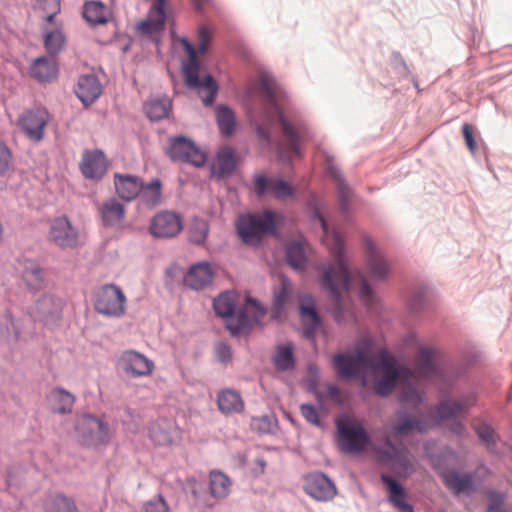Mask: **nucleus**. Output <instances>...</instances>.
<instances>
[{"label": "nucleus", "instance_id": "1", "mask_svg": "<svg viewBox=\"0 0 512 512\" xmlns=\"http://www.w3.org/2000/svg\"><path fill=\"white\" fill-rule=\"evenodd\" d=\"M435 350L430 347H420L416 357V371L397 367L392 355L386 351L374 353L372 341L361 339L352 353H338L333 358L337 375L343 379H351L363 373L370 374L374 379V390L380 396H388L396 386L401 390L402 402L419 404L422 396L418 390L420 378L432 379L439 374L434 363ZM362 386L368 385L365 375L362 376Z\"/></svg>", "mask_w": 512, "mask_h": 512}, {"label": "nucleus", "instance_id": "2", "mask_svg": "<svg viewBox=\"0 0 512 512\" xmlns=\"http://www.w3.org/2000/svg\"><path fill=\"white\" fill-rule=\"evenodd\" d=\"M476 402L474 395H467L457 400H444L435 409L433 416H419L411 418L399 414L396 422L385 428L386 448H374L375 457L379 462L391 463L395 468L408 473L413 467L412 458L405 447H396L393 439L408 436L413 432H425L433 425L448 419H454L464 413Z\"/></svg>", "mask_w": 512, "mask_h": 512}, {"label": "nucleus", "instance_id": "3", "mask_svg": "<svg viewBox=\"0 0 512 512\" xmlns=\"http://www.w3.org/2000/svg\"><path fill=\"white\" fill-rule=\"evenodd\" d=\"M315 218L323 230L322 241L327 245L333 257V262L320 267L321 284L333 297L338 308L341 307V295L350 289H356L360 299L367 305L375 301V294L368 285L364 275L350 270L348 258L344 252V240L341 235L328 232L327 224L319 211H315Z\"/></svg>", "mask_w": 512, "mask_h": 512}, {"label": "nucleus", "instance_id": "4", "mask_svg": "<svg viewBox=\"0 0 512 512\" xmlns=\"http://www.w3.org/2000/svg\"><path fill=\"white\" fill-rule=\"evenodd\" d=\"M213 30L206 25H200L197 29V48L187 38H180L188 60L183 64V74L188 87L197 89L202 95L205 105H211L217 95L218 85L211 75L199 76V62L197 54L206 53L209 44L213 39Z\"/></svg>", "mask_w": 512, "mask_h": 512}, {"label": "nucleus", "instance_id": "5", "mask_svg": "<svg viewBox=\"0 0 512 512\" xmlns=\"http://www.w3.org/2000/svg\"><path fill=\"white\" fill-rule=\"evenodd\" d=\"M235 298L232 293L220 294L213 302L215 313L227 318V329L233 335L245 333L265 315V309L251 297L247 298L245 308L235 313Z\"/></svg>", "mask_w": 512, "mask_h": 512}, {"label": "nucleus", "instance_id": "6", "mask_svg": "<svg viewBox=\"0 0 512 512\" xmlns=\"http://www.w3.org/2000/svg\"><path fill=\"white\" fill-rule=\"evenodd\" d=\"M261 97L264 105V113L266 120L269 123L277 120L281 124L282 133L289 145L290 151L295 154H300V137L296 128L288 122L278 104L277 95L274 89L266 82L261 86Z\"/></svg>", "mask_w": 512, "mask_h": 512}, {"label": "nucleus", "instance_id": "7", "mask_svg": "<svg viewBox=\"0 0 512 512\" xmlns=\"http://www.w3.org/2000/svg\"><path fill=\"white\" fill-rule=\"evenodd\" d=\"M33 336L32 320L28 314L6 309L0 315V338L8 344L25 343Z\"/></svg>", "mask_w": 512, "mask_h": 512}, {"label": "nucleus", "instance_id": "8", "mask_svg": "<svg viewBox=\"0 0 512 512\" xmlns=\"http://www.w3.org/2000/svg\"><path fill=\"white\" fill-rule=\"evenodd\" d=\"M336 427L338 445L343 452L358 454L370 445V437L359 420L341 417L336 420Z\"/></svg>", "mask_w": 512, "mask_h": 512}, {"label": "nucleus", "instance_id": "9", "mask_svg": "<svg viewBox=\"0 0 512 512\" xmlns=\"http://www.w3.org/2000/svg\"><path fill=\"white\" fill-rule=\"evenodd\" d=\"M236 227L239 237L245 244L256 245L267 232L274 229V214L266 211L259 215H241Z\"/></svg>", "mask_w": 512, "mask_h": 512}, {"label": "nucleus", "instance_id": "10", "mask_svg": "<svg viewBox=\"0 0 512 512\" xmlns=\"http://www.w3.org/2000/svg\"><path fill=\"white\" fill-rule=\"evenodd\" d=\"M80 442L87 447L106 446L111 439L108 424L92 414L82 416L76 426Z\"/></svg>", "mask_w": 512, "mask_h": 512}, {"label": "nucleus", "instance_id": "11", "mask_svg": "<svg viewBox=\"0 0 512 512\" xmlns=\"http://www.w3.org/2000/svg\"><path fill=\"white\" fill-rule=\"evenodd\" d=\"M126 297L122 290L112 284L101 287L96 295L95 309L98 313L119 317L125 312Z\"/></svg>", "mask_w": 512, "mask_h": 512}, {"label": "nucleus", "instance_id": "12", "mask_svg": "<svg viewBox=\"0 0 512 512\" xmlns=\"http://www.w3.org/2000/svg\"><path fill=\"white\" fill-rule=\"evenodd\" d=\"M48 239L62 249H73L79 245V231L67 217H57L50 222Z\"/></svg>", "mask_w": 512, "mask_h": 512}, {"label": "nucleus", "instance_id": "13", "mask_svg": "<svg viewBox=\"0 0 512 512\" xmlns=\"http://www.w3.org/2000/svg\"><path fill=\"white\" fill-rule=\"evenodd\" d=\"M48 122L49 113L44 108L27 110L18 119L20 129L27 138L35 142L43 139Z\"/></svg>", "mask_w": 512, "mask_h": 512}, {"label": "nucleus", "instance_id": "14", "mask_svg": "<svg viewBox=\"0 0 512 512\" xmlns=\"http://www.w3.org/2000/svg\"><path fill=\"white\" fill-rule=\"evenodd\" d=\"M168 154L173 160L187 162L196 167L202 166L206 161L205 153L185 137L173 139Z\"/></svg>", "mask_w": 512, "mask_h": 512}, {"label": "nucleus", "instance_id": "15", "mask_svg": "<svg viewBox=\"0 0 512 512\" xmlns=\"http://www.w3.org/2000/svg\"><path fill=\"white\" fill-rule=\"evenodd\" d=\"M61 302L51 295H42L30 307L28 315L32 322L50 324L61 316Z\"/></svg>", "mask_w": 512, "mask_h": 512}, {"label": "nucleus", "instance_id": "16", "mask_svg": "<svg viewBox=\"0 0 512 512\" xmlns=\"http://www.w3.org/2000/svg\"><path fill=\"white\" fill-rule=\"evenodd\" d=\"M182 230V221L179 215L170 211L156 214L150 224V232L158 238H172Z\"/></svg>", "mask_w": 512, "mask_h": 512}, {"label": "nucleus", "instance_id": "17", "mask_svg": "<svg viewBox=\"0 0 512 512\" xmlns=\"http://www.w3.org/2000/svg\"><path fill=\"white\" fill-rule=\"evenodd\" d=\"M255 191L259 196L270 193L278 199H286L294 194L295 189L281 178H267L257 175L254 180Z\"/></svg>", "mask_w": 512, "mask_h": 512}, {"label": "nucleus", "instance_id": "18", "mask_svg": "<svg viewBox=\"0 0 512 512\" xmlns=\"http://www.w3.org/2000/svg\"><path fill=\"white\" fill-rule=\"evenodd\" d=\"M168 0H154L147 18L138 23L137 28L142 34L152 35L162 31L166 21L165 7Z\"/></svg>", "mask_w": 512, "mask_h": 512}, {"label": "nucleus", "instance_id": "19", "mask_svg": "<svg viewBox=\"0 0 512 512\" xmlns=\"http://www.w3.org/2000/svg\"><path fill=\"white\" fill-rule=\"evenodd\" d=\"M305 491L317 500H329L336 494L334 484L323 473H311L305 479Z\"/></svg>", "mask_w": 512, "mask_h": 512}, {"label": "nucleus", "instance_id": "20", "mask_svg": "<svg viewBox=\"0 0 512 512\" xmlns=\"http://www.w3.org/2000/svg\"><path fill=\"white\" fill-rule=\"evenodd\" d=\"M149 436L158 446H170L179 439L180 431L172 420L160 419L152 423Z\"/></svg>", "mask_w": 512, "mask_h": 512}, {"label": "nucleus", "instance_id": "21", "mask_svg": "<svg viewBox=\"0 0 512 512\" xmlns=\"http://www.w3.org/2000/svg\"><path fill=\"white\" fill-rule=\"evenodd\" d=\"M121 362L123 369L134 377L149 376L154 369L153 361L133 350L123 352Z\"/></svg>", "mask_w": 512, "mask_h": 512}, {"label": "nucleus", "instance_id": "22", "mask_svg": "<svg viewBox=\"0 0 512 512\" xmlns=\"http://www.w3.org/2000/svg\"><path fill=\"white\" fill-rule=\"evenodd\" d=\"M214 272L208 262H199L190 266L184 277V284L193 289L201 290L212 283Z\"/></svg>", "mask_w": 512, "mask_h": 512}, {"label": "nucleus", "instance_id": "23", "mask_svg": "<svg viewBox=\"0 0 512 512\" xmlns=\"http://www.w3.org/2000/svg\"><path fill=\"white\" fill-rule=\"evenodd\" d=\"M82 174L89 179H100L107 171V161L99 150L86 151L80 163Z\"/></svg>", "mask_w": 512, "mask_h": 512}, {"label": "nucleus", "instance_id": "24", "mask_svg": "<svg viewBox=\"0 0 512 512\" xmlns=\"http://www.w3.org/2000/svg\"><path fill=\"white\" fill-rule=\"evenodd\" d=\"M366 265L373 279L384 280L390 272L387 260L371 241L366 242Z\"/></svg>", "mask_w": 512, "mask_h": 512}, {"label": "nucleus", "instance_id": "25", "mask_svg": "<svg viewBox=\"0 0 512 512\" xmlns=\"http://www.w3.org/2000/svg\"><path fill=\"white\" fill-rule=\"evenodd\" d=\"M300 317L304 327V335L313 338L321 326L320 317L315 309V302L311 296H304L300 300Z\"/></svg>", "mask_w": 512, "mask_h": 512}, {"label": "nucleus", "instance_id": "26", "mask_svg": "<svg viewBox=\"0 0 512 512\" xmlns=\"http://www.w3.org/2000/svg\"><path fill=\"white\" fill-rule=\"evenodd\" d=\"M114 185L116 193L124 201H132L139 196L142 181L139 177L129 174H115Z\"/></svg>", "mask_w": 512, "mask_h": 512}, {"label": "nucleus", "instance_id": "27", "mask_svg": "<svg viewBox=\"0 0 512 512\" xmlns=\"http://www.w3.org/2000/svg\"><path fill=\"white\" fill-rule=\"evenodd\" d=\"M75 92L81 102L88 105L101 95L102 86L95 75H83L78 80Z\"/></svg>", "mask_w": 512, "mask_h": 512}, {"label": "nucleus", "instance_id": "28", "mask_svg": "<svg viewBox=\"0 0 512 512\" xmlns=\"http://www.w3.org/2000/svg\"><path fill=\"white\" fill-rule=\"evenodd\" d=\"M381 480L386 484L388 499L396 509L400 512H414L412 505L406 502L407 494L405 489L395 479L382 474Z\"/></svg>", "mask_w": 512, "mask_h": 512}, {"label": "nucleus", "instance_id": "29", "mask_svg": "<svg viewBox=\"0 0 512 512\" xmlns=\"http://www.w3.org/2000/svg\"><path fill=\"white\" fill-rule=\"evenodd\" d=\"M217 406L225 415L240 414L245 407L240 393L233 389H223L218 392Z\"/></svg>", "mask_w": 512, "mask_h": 512}, {"label": "nucleus", "instance_id": "30", "mask_svg": "<svg viewBox=\"0 0 512 512\" xmlns=\"http://www.w3.org/2000/svg\"><path fill=\"white\" fill-rule=\"evenodd\" d=\"M446 487L453 493L470 494L474 491V481L471 474L447 471L442 475Z\"/></svg>", "mask_w": 512, "mask_h": 512}, {"label": "nucleus", "instance_id": "31", "mask_svg": "<svg viewBox=\"0 0 512 512\" xmlns=\"http://www.w3.org/2000/svg\"><path fill=\"white\" fill-rule=\"evenodd\" d=\"M82 15L91 26L103 25L112 19L111 10L100 1L85 2Z\"/></svg>", "mask_w": 512, "mask_h": 512}, {"label": "nucleus", "instance_id": "32", "mask_svg": "<svg viewBox=\"0 0 512 512\" xmlns=\"http://www.w3.org/2000/svg\"><path fill=\"white\" fill-rule=\"evenodd\" d=\"M236 167V160L231 147L221 148L211 166V172L219 178L230 175Z\"/></svg>", "mask_w": 512, "mask_h": 512}, {"label": "nucleus", "instance_id": "33", "mask_svg": "<svg viewBox=\"0 0 512 512\" xmlns=\"http://www.w3.org/2000/svg\"><path fill=\"white\" fill-rule=\"evenodd\" d=\"M309 245L304 239L292 241L286 246V259L294 269H302L306 263Z\"/></svg>", "mask_w": 512, "mask_h": 512}, {"label": "nucleus", "instance_id": "34", "mask_svg": "<svg viewBox=\"0 0 512 512\" xmlns=\"http://www.w3.org/2000/svg\"><path fill=\"white\" fill-rule=\"evenodd\" d=\"M48 400L53 412L67 414L72 411L75 396L62 388H54L48 395Z\"/></svg>", "mask_w": 512, "mask_h": 512}, {"label": "nucleus", "instance_id": "35", "mask_svg": "<svg viewBox=\"0 0 512 512\" xmlns=\"http://www.w3.org/2000/svg\"><path fill=\"white\" fill-rule=\"evenodd\" d=\"M272 362L278 371L292 370L295 367L294 345L290 342L277 345Z\"/></svg>", "mask_w": 512, "mask_h": 512}, {"label": "nucleus", "instance_id": "36", "mask_svg": "<svg viewBox=\"0 0 512 512\" xmlns=\"http://www.w3.org/2000/svg\"><path fill=\"white\" fill-rule=\"evenodd\" d=\"M30 74L40 82H48L57 75L56 63L51 58L39 57L32 64Z\"/></svg>", "mask_w": 512, "mask_h": 512}, {"label": "nucleus", "instance_id": "37", "mask_svg": "<svg viewBox=\"0 0 512 512\" xmlns=\"http://www.w3.org/2000/svg\"><path fill=\"white\" fill-rule=\"evenodd\" d=\"M100 211L106 225L118 224L125 215L124 205L114 198L104 202Z\"/></svg>", "mask_w": 512, "mask_h": 512}, {"label": "nucleus", "instance_id": "38", "mask_svg": "<svg viewBox=\"0 0 512 512\" xmlns=\"http://www.w3.org/2000/svg\"><path fill=\"white\" fill-rule=\"evenodd\" d=\"M292 293V285L286 278H281L280 287L274 292L272 316L280 318Z\"/></svg>", "mask_w": 512, "mask_h": 512}, {"label": "nucleus", "instance_id": "39", "mask_svg": "<svg viewBox=\"0 0 512 512\" xmlns=\"http://www.w3.org/2000/svg\"><path fill=\"white\" fill-rule=\"evenodd\" d=\"M162 184L159 179H153L148 184L142 183L140 191L141 201L148 207H155L160 204L162 198Z\"/></svg>", "mask_w": 512, "mask_h": 512}, {"label": "nucleus", "instance_id": "40", "mask_svg": "<svg viewBox=\"0 0 512 512\" xmlns=\"http://www.w3.org/2000/svg\"><path fill=\"white\" fill-rule=\"evenodd\" d=\"M22 277L27 286L32 289H39L44 282V271L36 262L27 260L24 262Z\"/></svg>", "mask_w": 512, "mask_h": 512}, {"label": "nucleus", "instance_id": "41", "mask_svg": "<svg viewBox=\"0 0 512 512\" xmlns=\"http://www.w3.org/2000/svg\"><path fill=\"white\" fill-rule=\"evenodd\" d=\"M45 512H79L72 498L64 494L50 496L44 504Z\"/></svg>", "mask_w": 512, "mask_h": 512}, {"label": "nucleus", "instance_id": "42", "mask_svg": "<svg viewBox=\"0 0 512 512\" xmlns=\"http://www.w3.org/2000/svg\"><path fill=\"white\" fill-rule=\"evenodd\" d=\"M170 108L171 102L168 97L150 100L144 106L147 117L154 121L166 117Z\"/></svg>", "mask_w": 512, "mask_h": 512}, {"label": "nucleus", "instance_id": "43", "mask_svg": "<svg viewBox=\"0 0 512 512\" xmlns=\"http://www.w3.org/2000/svg\"><path fill=\"white\" fill-rule=\"evenodd\" d=\"M231 482L229 478L218 471L210 473V490L215 498H224L230 491Z\"/></svg>", "mask_w": 512, "mask_h": 512}, {"label": "nucleus", "instance_id": "44", "mask_svg": "<svg viewBox=\"0 0 512 512\" xmlns=\"http://www.w3.org/2000/svg\"><path fill=\"white\" fill-rule=\"evenodd\" d=\"M217 124L223 135L230 136L235 128V115L227 106H219L216 111Z\"/></svg>", "mask_w": 512, "mask_h": 512}, {"label": "nucleus", "instance_id": "45", "mask_svg": "<svg viewBox=\"0 0 512 512\" xmlns=\"http://www.w3.org/2000/svg\"><path fill=\"white\" fill-rule=\"evenodd\" d=\"M326 164H327V170H328L329 174L337 182V189H338L341 206L343 209H345L346 203H347V200L349 197V189L346 186V184L344 183V180L341 176L340 170L334 164L333 159L327 158Z\"/></svg>", "mask_w": 512, "mask_h": 512}, {"label": "nucleus", "instance_id": "46", "mask_svg": "<svg viewBox=\"0 0 512 512\" xmlns=\"http://www.w3.org/2000/svg\"><path fill=\"white\" fill-rule=\"evenodd\" d=\"M315 396L321 405L326 401H331L336 404H341L343 401L341 390L334 384H328L323 389L316 390Z\"/></svg>", "mask_w": 512, "mask_h": 512}, {"label": "nucleus", "instance_id": "47", "mask_svg": "<svg viewBox=\"0 0 512 512\" xmlns=\"http://www.w3.org/2000/svg\"><path fill=\"white\" fill-rule=\"evenodd\" d=\"M208 224L204 220L195 219L189 227V239L190 241L201 244L207 237Z\"/></svg>", "mask_w": 512, "mask_h": 512}, {"label": "nucleus", "instance_id": "48", "mask_svg": "<svg viewBox=\"0 0 512 512\" xmlns=\"http://www.w3.org/2000/svg\"><path fill=\"white\" fill-rule=\"evenodd\" d=\"M35 7L43 12L47 22H52L60 12V0H35Z\"/></svg>", "mask_w": 512, "mask_h": 512}, {"label": "nucleus", "instance_id": "49", "mask_svg": "<svg viewBox=\"0 0 512 512\" xmlns=\"http://www.w3.org/2000/svg\"><path fill=\"white\" fill-rule=\"evenodd\" d=\"M64 43V37L58 30L49 32L45 36V47L50 53L58 52Z\"/></svg>", "mask_w": 512, "mask_h": 512}, {"label": "nucleus", "instance_id": "50", "mask_svg": "<svg viewBox=\"0 0 512 512\" xmlns=\"http://www.w3.org/2000/svg\"><path fill=\"white\" fill-rule=\"evenodd\" d=\"M143 512H168L169 506L165 499L158 495L157 497L145 502L142 508Z\"/></svg>", "mask_w": 512, "mask_h": 512}, {"label": "nucleus", "instance_id": "51", "mask_svg": "<svg viewBox=\"0 0 512 512\" xmlns=\"http://www.w3.org/2000/svg\"><path fill=\"white\" fill-rule=\"evenodd\" d=\"M475 429L479 438L487 445L488 448H492V446L495 445V432L489 425L482 423Z\"/></svg>", "mask_w": 512, "mask_h": 512}, {"label": "nucleus", "instance_id": "52", "mask_svg": "<svg viewBox=\"0 0 512 512\" xmlns=\"http://www.w3.org/2000/svg\"><path fill=\"white\" fill-rule=\"evenodd\" d=\"M12 163V153L10 149L0 141V176L6 174Z\"/></svg>", "mask_w": 512, "mask_h": 512}, {"label": "nucleus", "instance_id": "53", "mask_svg": "<svg viewBox=\"0 0 512 512\" xmlns=\"http://www.w3.org/2000/svg\"><path fill=\"white\" fill-rule=\"evenodd\" d=\"M300 412L307 422L320 426V419L317 410L310 404H302L300 406Z\"/></svg>", "mask_w": 512, "mask_h": 512}, {"label": "nucleus", "instance_id": "54", "mask_svg": "<svg viewBox=\"0 0 512 512\" xmlns=\"http://www.w3.org/2000/svg\"><path fill=\"white\" fill-rule=\"evenodd\" d=\"M505 496L498 492H491L489 494L488 512H504Z\"/></svg>", "mask_w": 512, "mask_h": 512}, {"label": "nucleus", "instance_id": "55", "mask_svg": "<svg viewBox=\"0 0 512 512\" xmlns=\"http://www.w3.org/2000/svg\"><path fill=\"white\" fill-rule=\"evenodd\" d=\"M462 132H463V136H464V139H465V142H466V145H467L468 149L471 152H474L476 150V148H477V145H476V142H475L472 126L467 124V123H465L462 126Z\"/></svg>", "mask_w": 512, "mask_h": 512}, {"label": "nucleus", "instance_id": "56", "mask_svg": "<svg viewBox=\"0 0 512 512\" xmlns=\"http://www.w3.org/2000/svg\"><path fill=\"white\" fill-rule=\"evenodd\" d=\"M216 355L221 362H227L231 359V349L226 343L220 342L216 346Z\"/></svg>", "mask_w": 512, "mask_h": 512}, {"label": "nucleus", "instance_id": "57", "mask_svg": "<svg viewBox=\"0 0 512 512\" xmlns=\"http://www.w3.org/2000/svg\"><path fill=\"white\" fill-rule=\"evenodd\" d=\"M257 134H258L259 138L263 139L267 143L270 142V138H271L270 131H269V128L265 124L259 125L257 127Z\"/></svg>", "mask_w": 512, "mask_h": 512}, {"label": "nucleus", "instance_id": "58", "mask_svg": "<svg viewBox=\"0 0 512 512\" xmlns=\"http://www.w3.org/2000/svg\"><path fill=\"white\" fill-rule=\"evenodd\" d=\"M463 429H464V427L460 423L455 424V426L453 428L454 432L457 434H460L463 431Z\"/></svg>", "mask_w": 512, "mask_h": 512}, {"label": "nucleus", "instance_id": "59", "mask_svg": "<svg viewBox=\"0 0 512 512\" xmlns=\"http://www.w3.org/2000/svg\"><path fill=\"white\" fill-rule=\"evenodd\" d=\"M194 2L196 4L197 8L200 9L202 4H203V2H204V0H194Z\"/></svg>", "mask_w": 512, "mask_h": 512}, {"label": "nucleus", "instance_id": "60", "mask_svg": "<svg viewBox=\"0 0 512 512\" xmlns=\"http://www.w3.org/2000/svg\"><path fill=\"white\" fill-rule=\"evenodd\" d=\"M278 153H279L280 157H283V155H282V148H281L280 144L278 145Z\"/></svg>", "mask_w": 512, "mask_h": 512}]
</instances>
